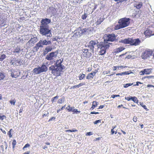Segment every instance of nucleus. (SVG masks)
Instances as JSON below:
<instances>
[{"instance_id":"f704fd0d","label":"nucleus","mask_w":154,"mask_h":154,"mask_svg":"<svg viewBox=\"0 0 154 154\" xmlns=\"http://www.w3.org/2000/svg\"><path fill=\"white\" fill-rule=\"evenodd\" d=\"M58 97L57 96H56L54 97H53L52 99H51V101L52 102V103H53L54 102H56V101L55 100V99H57L58 98Z\"/></svg>"},{"instance_id":"680f3d73","label":"nucleus","mask_w":154,"mask_h":154,"mask_svg":"<svg viewBox=\"0 0 154 154\" xmlns=\"http://www.w3.org/2000/svg\"><path fill=\"white\" fill-rule=\"evenodd\" d=\"M133 120L134 122H136L137 121L136 117H134L133 119Z\"/></svg>"},{"instance_id":"e2e57ef3","label":"nucleus","mask_w":154,"mask_h":154,"mask_svg":"<svg viewBox=\"0 0 154 154\" xmlns=\"http://www.w3.org/2000/svg\"><path fill=\"white\" fill-rule=\"evenodd\" d=\"M147 87H154V86L152 85H147Z\"/></svg>"},{"instance_id":"58836bf2","label":"nucleus","mask_w":154,"mask_h":154,"mask_svg":"<svg viewBox=\"0 0 154 154\" xmlns=\"http://www.w3.org/2000/svg\"><path fill=\"white\" fill-rule=\"evenodd\" d=\"M16 102V101L15 100H10V103L11 104H13V105H14L15 104V103Z\"/></svg>"},{"instance_id":"c756f323","label":"nucleus","mask_w":154,"mask_h":154,"mask_svg":"<svg viewBox=\"0 0 154 154\" xmlns=\"http://www.w3.org/2000/svg\"><path fill=\"white\" fill-rule=\"evenodd\" d=\"M133 83H128L124 85V87L127 88L128 87L132 85Z\"/></svg>"},{"instance_id":"338daca9","label":"nucleus","mask_w":154,"mask_h":154,"mask_svg":"<svg viewBox=\"0 0 154 154\" xmlns=\"http://www.w3.org/2000/svg\"><path fill=\"white\" fill-rule=\"evenodd\" d=\"M113 129H112L111 130V132L112 133V134H113L114 133V132H115V131H114Z\"/></svg>"},{"instance_id":"6e6552de","label":"nucleus","mask_w":154,"mask_h":154,"mask_svg":"<svg viewBox=\"0 0 154 154\" xmlns=\"http://www.w3.org/2000/svg\"><path fill=\"white\" fill-rule=\"evenodd\" d=\"M58 54V52L57 51L52 52L46 56L45 59L50 61L52 60H54L57 57Z\"/></svg>"},{"instance_id":"cd10ccee","label":"nucleus","mask_w":154,"mask_h":154,"mask_svg":"<svg viewBox=\"0 0 154 154\" xmlns=\"http://www.w3.org/2000/svg\"><path fill=\"white\" fill-rule=\"evenodd\" d=\"M5 77V75L3 73H0V81L3 79Z\"/></svg>"},{"instance_id":"7ed1b4c3","label":"nucleus","mask_w":154,"mask_h":154,"mask_svg":"<svg viewBox=\"0 0 154 154\" xmlns=\"http://www.w3.org/2000/svg\"><path fill=\"white\" fill-rule=\"evenodd\" d=\"M130 20L129 18H124L120 19L119 21V24L115 26V29L118 30L127 26L129 25L130 23Z\"/></svg>"},{"instance_id":"a19ab883","label":"nucleus","mask_w":154,"mask_h":154,"mask_svg":"<svg viewBox=\"0 0 154 154\" xmlns=\"http://www.w3.org/2000/svg\"><path fill=\"white\" fill-rule=\"evenodd\" d=\"M72 111L74 113H77L78 112L79 113H80V111H78L77 109H74V108H73V109L72 110Z\"/></svg>"},{"instance_id":"473e14b6","label":"nucleus","mask_w":154,"mask_h":154,"mask_svg":"<svg viewBox=\"0 0 154 154\" xmlns=\"http://www.w3.org/2000/svg\"><path fill=\"white\" fill-rule=\"evenodd\" d=\"M77 130L75 129V130H66V132H75L77 131Z\"/></svg>"},{"instance_id":"c9c22d12","label":"nucleus","mask_w":154,"mask_h":154,"mask_svg":"<svg viewBox=\"0 0 154 154\" xmlns=\"http://www.w3.org/2000/svg\"><path fill=\"white\" fill-rule=\"evenodd\" d=\"M6 118V116L4 115L2 116L0 115V120L3 121L4 119Z\"/></svg>"},{"instance_id":"4d7b16f0","label":"nucleus","mask_w":154,"mask_h":154,"mask_svg":"<svg viewBox=\"0 0 154 154\" xmlns=\"http://www.w3.org/2000/svg\"><path fill=\"white\" fill-rule=\"evenodd\" d=\"M99 112H91L90 113V114H99Z\"/></svg>"},{"instance_id":"b1692460","label":"nucleus","mask_w":154,"mask_h":154,"mask_svg":"<svg viewBox=\"0 0 154 154\" xmlns=\"http://www.w3.org/2000/svg\"><path fill=\"white\" fill-rule=\"evenodd\" d=\"M6 58V55L2 54L0 56V61H2Z\"/></svg>"},{"instance_id":"f257e3e1","label":"nucleus","mask_w":154,"mask_h":154,"mask_svg":"<svg viewBox=\"0 0 154 154\" xmlns=\"http://www.w3.org/2000/svg\"><path fill=\"white\" fill-rule=\"evenodd\" d=\"M63 61V58L57 60L55 64V66L52 65L49 68V70L51 71L52 73L56 76L60 75L61 72L64 68V66L61 64Z\"/></svg>"},{"instance_id":"0eeeda50","label":"nucleus","mask_w":154,"mask_h":154,"mask_svg":"<svg viewBox=\"0 0 154 154\" xmlns=\"http://www.w3.org/2000/svg\"><path fill=\"white\" fill-rule=\"evenodd\" d=\"M47 70V67L45 65L43 64L41 66H38L37 68H35L33 71L35 74H38L43 72H45Z\"/></svg>"},{"instance_id":"864d4df0","label":"nucleus","mask_w":154,"mask_h":154,"mask_svg":"<svg viewBox=\"0 0 154 154\" xmlns=\"http://www.w3.org/2000/svg\"><path fill=\"white\" fill-rule=\"evenodd\" d=\"M116 2L119 1V2H122L124 1H125L126 0H114Z\"/></svg>"},{"instance_id":"aec40b11","label":"nucleus","mask_w":154,"mask_h":154,"mask_svg":"<svg viewBox=\"0 0 154 154\" xmlns=\"http://www.w3.org/2000/svg\"><path fill=\"white\" fill-rule=\"evenodd\" d=\"M125 48L122 47H120L118 48H117L114 50V51L115 53H119L121 52L122 51L124 50Z\"/></svg>"},{"instance_id":"e433bc0d","label":"nucleus","mask_w":154,"mask_h":154,"mask_svg":"<svg viewBox=\"0 0 154 154\" xmlns=\"http://www.w3.org/2000/svg\"><path fill=\"white\" fill-rule=\"evenodd\" d=\"M87 17V14L85 13L83 15L82 17V19L83 20H85L86 19Z\"/></svg>"},{"instance_id":"f3484780","label":"nucleus","mask_w":154,"mask_h":154,"mask_svg":"<svg viewBox=\"0 0 154 154\" xmlns=\"http://www.w3.org/2000/svg\"><path fill=\"white\" fill-rule=\"evenodd\" d=\"M125 99L129 101L130 100H133L134 102L137 103L138 102V100H137V98L135 97H126Z\"/></svg>"},{"instance_id":"79ce46f5","label":"nucleus","mask_w":154,"mask_h":154,"mask_svg":"<svg viewBox=\"0 0 154 154\" xmlns=\"http://www.w3.org/2000/svg\"><path fill=\"white\" fill-rule=\"evenodd\" d=\"M30 146V145L28 143H27L25 145V146L23 147V149L24 150L25 148L29 147Z\"/></svg>"},{"instance_id":"0e129e2a","label":"nucleus","mask_w":154,"mask_h":154,"mask_svg":"<svg viewBox=\"0 0 154 154\" xmlns=\"http://www.w3.org/2000/svg\"><path fill=\"white\" fill-rule=\"evenodd\" d=\"M84 53H87L88 52V50L87 49L84 50V51H83Z\"/></svg>"},{"instance_id":"c85d7f7f","label":"nucleus","mask_w":154,"mask_h":154,"mask_svg":"<svg viewBox=\"0 0 154 154\" xmlns=\"http://www.w3.org/2000/svg\"><path fill=\"white\" fill-rule=\"evenodd\" d=\"M142 6V3L140 2L139 3L138 5H137L135 7L137 9H139Z\"/></svg>"},{"instance_id":"423d86ee","label":"nucleus","mask_w":154,"mask_h":154,"mask_svg":"<svg viewBox=\"0 0 154 154\" xmlns=\"http://www.w3.org/2000/svg\"><path fill=\"white\" fill-rule=\"evenodd\" d=\"M48 40L47 39L43 40H40L39 42L36 44L34 47V48L35 49L36 51H37L40 48H42L43 45H47L51 44V42Z\"/></svg>"},{"instance_id":"1a4fd4ad","label":"nucleus","mask_w":154,"mask_h":154,"mask_svg":"<svg viewBox=\"0 0 154 154\" xmlns=\"http://www.w3.org/2000/svg\"><path fill=\"white\" fill-rule=\"evenodd\" d=\"M51 22L50 19L48 18L43 19L41 22V25L40 27L49 28L48 24L51 23Z\"/></svg>"},{"instance_id":"052dcab7","label":"nucleus","mask_w":154,"mask_h":154,"mask_svg":"<svg viewBox=\"0 0 154 154\" xmlns=\"http://www.w3.org/2000/svg\"><path fill=\"white\" fill-rule=\"evenodd\" d=\"M104 106L103 105H100V106H99L98 109H102L103 107Z\"/></svg>"},{"instance_id":"bb28decb","label":"nucleus","mask_w":154,"mask_h":154,"mask_svg":"<svg viewBox=\"0 0 154 154\" xmlns=\"http://www.w3.org/2000/svg\"><path fill=\"white\" fill-rule=\"evenodd\" d=\"M74 107H71L69 105L66 108V109H67L69 111H72Z\"/></svg>"},{"instance_id":"de8ad7c7","label":"nucleus","mask_w":154,"mask_h":154,"mask_svg":"<svg viewBox=\"0 0 154 154\" xmlns=\"http://www.w3.org/2000/svg\"><path fill=\"white\" fill-rule=\"evenodd\" d=\"M81 30L82 32V33L83 34L86 32L87 29L86 28H85L83 29H81Z\"/></svg>"},{"instance_id":"bf43d9fd","label":"nucleus","mask_w":154,"mask_h":154,"mask_svg":"<svg viewBox=\"0 0 154 154\" xmlns=\"http://www.w3.org/2000/svg\"><path fill=\"white\" fill-rule=\"evenodd\" d=\"M0 130L4 134H6V132L5 130H3L2 128H0Z\"/></svg>"},{"instance_id":"39448f33","label":"nucleus","mask_w":154,"mask_h":154,"mask_svg":"<svg viewBox=\"0 0 154 154\" xmlns=\"http://www.w3.org/2000/svg\"><path fill=\"white\" fill-rule=\"evenodd\" d=\"M39 32L42 36H45L48 39L52 36L51 30L49 28L40 27Z\"/></svg>"},{"instance_id":"6ab92c4d","label":"nucleus","mask_w":154,"mask_h":154,"mask_svg":"<svg viewBox=\"0 0 154 154\" xmlns=\"http://www.w3.org/2000/svg\"><path fill=\"white\" fill-rule=\"evenodd\" d=\"M96 73V72H93L88 74L87 76V79H89L91 78H93L94 76L95 75Z\"/></svg>"},{"instance_id":"49530a36","label":"nucleus","mask_w":154,"mask_h":154,"mask_svg":"<svg viewBox=\"0 0 154 154\" xmlns=\"http://www.w3.org/2000/svg\"><path fill=\"white\" fill-rule=\"evenodd\" d=\"M46 112V113L45 114H44V115H43V117H44L45 116H48V114H49L48 112Z\"/></svg>"},{"instance_id":"a18cd8bd","label":"nucleus","mask_w":154,"mask_h":154,"mask_svg":"<svg viewBox=\"0 0 154 154\" xmlns=\"http://www.w3.org/2000/svg\"><path fill=\"white\" fill-rule=\"evenodd\" d=\"M12 130V129H11L10 130V131H8V134L9 135V137H11L12 136V135L11 134V131Z\"/></svg>"},{"instance_id":"f03ea898","label":"nucleus","mask_w":154,"mask_h":154,"mask_svg":"<svg viewBox=\"0 0 154 154\" xmlns=\"http://www.w3.org/2000/svg\"><path fill=\"white\" fill-rule=\"evenodd\" d=\"M111 43H109L104 40L103 42H101L98 45V48H100V51H99L100 54L103 55L104 54L106 50H108L110 46Z\"/></svg>"},{"instance_id":"37998d69","label":"nucleus","mask_w":154,"mask_h":154,"mask_svg":"<svg viewBox=\"0 0 154 154\" xmlns=\"http://www.w3.org/2000/svg\"><path fill=\"white\" fill-rule=\"evenodd\" d=\"M140 74L141 75H144V74H145V72H144V70L143 69V70H142L140 72Z\"/></svg>"},{"instance_id":"5701e85b","label":"nucleus","mask_w":154,"mask_h":154,"mask_svg":"<svg viewBox=\"0 0 154 154\" xmlns=\"http://www.w3.org/2000/svg\"><path fill=\"white\" fill-rule=\"evenodd\" d=\"M81 30V29L80 28L79 29H78V32H77L76 33H75L78 36H80L81 35H82L83 34Z\"/></svg>"},{"instance_id":"20e7f679","label":"nucleus","mask_w":154,"mask_h":154,"mask_svg":"<svg viewBox=\"0 0 154 154\" xmlns=\"http://www.w3.org/2000/svg\"><path fill=\"white\" fill-rule=\"evenodd\" d=\"M121 42L124 44H129L131 45L137 46L141 43L139 38L133 39V38H128L121 40Z\"/></svg>"},{"instance_id":"9d476101","label":"nucleus","mask_w":154,"mask_h":154,"mask_svg":"<svg viewBox=\"0 0 154 154\" xmlns=\"http://www.w3.org/2000/svg\"><path fill=\"white\" fill-rule=\"evenodd\" d=\"M98 42L97 40H92L88 44V46L91 49V50L93 52L94 48L97 46L98 47Z\"/></svg>"},{"instance_id":"a878e982","label":"nucleus","mask_w":154,"mask_h":154,"mask_svg":"<svg viewBox=\"0 0 154 154\" xmlns=\"http://www.w3.org/2000/svg\"><path fill=\"white\" fill-rule=\"evenodd\" d=\"M85 75L84 74H80L79 75V79L80 80H81L84 79L85 77Z\"/></svg>"},{"instance_id":"a211bd4d","label":"nucleus","mask_w":154,"mask_h":154,"mask_svg":"<svg viewBox=\"0 0 154 154\" xmlns=\"http://www.w3.org/2000/svg\"><path fill=\"white\" fill-rule=\"evenodd\" d=\"M52 50V47L51 46H47L43 51L44 55L47 54L48 52L51 51Z\"/></svg>"},{"instance_id":"c03bdc74","label":"nucleus","mask_w":154,"mask_h":154,"mask_svg":"<svg viewBox=\"0 0 154 154\" xmlns=\"http://www.w3.org/2000/svg\"><path fill=\"white\" fill-rule=\"evenodd\" d=\"M101 120H96L94 122V124L95 125L97 124V123H98L99 122H101Z\"/></svg>"},{"instance_id":"72a5a7b5","label":"nucleus","mask_w":154,"mask_h":154,"mask_svg":"<svg viewBox=\"0 0 154 154\" xmlns=\"http://www.w3.org/2000/svg\"><path fill=\"white\" fill-rule=\"evenodd\" d=\"M16 140L14 139L12 143L13 148H14L15 147V146L16 145Z\"/></svg>"},{"instance_id":"774afa93","label":"nucleus","mask_w":154,"mask_h":154,"mask_svg":"<svg viewBox=\"0 0 154 154\" xmlns=\"http://www.w3.org/2000/svg\"><path fill=\"white\" fill-rule=\"evenodd\" d=\"M29 151H27L26 152H25V153H23V154H29Z\"/></svg>"},{"instance_id":"3c124183","label":"nucleus","mask_w":154,"mask_h":154,"mask_svg":"<svg viewBox=\"0 0 154 154\" xmlns=\"http://www.w3.org/2000/svg\"><path fill=\"white\" fill-rule=\"evenodd\" d=\"M126 67V66H117V69H119L120 68L122 69L123 68H125Z\"/></svg>"},{"instance_id":"9b49d317","label":"nucleus","mask_w":154,"mask_h":154,"mask_svg":"<svg viewBox=\"0 0 154 154\" xmlns=\"http://www.w3.org/2000/svg\"><path fill=\"white\" fill-rule=\"evenodd\" d=\"M152 54V51L151 50H146L142 53L141 57L142 59H145L151 56Z\"/></svg>"},{"instance_id":"7c9ffc66","label":"nucleus","mask_w":154,"mask_h":154,"mask_svg":"<svg viewBox=\"0 0 154 154\" xmlns=\"http://www.w3.org/2000/svg\"><path fill=\"white\" fill-rule=\"evenodd\" d=\"M85 85V83L83 82V83H81L80 84H79V85H76V88H79L80 87Z\"/></svg>"},{"instance_id":"09e8293b","label":"nucleus","mask_w":154,"mask_h":154,"mask_svg":"<svg viewBox=\"0 0 154 154\" xmlns=\"http://www.w3.org/2000/svg\"><path fill=\"white\" fill-rule=\"evenodd\" d=\"M93 134V133L92 132H87L86 134V135L90 136Z\"/></svg>"},{"instance_id":"ea45409f","label":"nucleus","mask_w":154,"mask_h":154,"mask_svg":"<svg viewBox=\"0 0 154 154\" xmlns=\"http://www.w3.org/2000/svg\"><path fill=\"white\" fill-rule=\"evenodd\" d=\"M65 106L66 105H65L64 106H63L61 109H59L57 110V113H58L60 111L63 110V109L65 108Z\"/></svg>"},{"instance_id":"2eb2a0df","label":"nucleus","mask_w":154,"mask_h":154,"mask_svg":"<svg viewBox=\"0 0 154 154\" xmlns=\"http://www.w3.org/2000/svg\"><path fill=\"white\" fill-rule=\"evenodd\" d=\"M38 39L37 37H34L33 38H32L27 43V44L30 45H33L36 42Z\"/></svg>"},{"instance_id":"393cba45","label":"nucleus","mask_w":154,"mask_h":154,"mask_svg":"<svg viewBox=\"0 0 154 154\" xmlns=\"http://www.w3.org/2000/svg\"><path fill=\"white\" fill-rule=\"evenodd\" d=\"M103 18L102 19H99L98 20H97V21L96 22V24L97 25H99L100 24L101 22H102L103 21Z\"/></svg>"},{"instance_id":"5fc2aeb1","label":"nucleus","mask_w":154,"mask_h":154,"mask_svg":"<svg viewBox=\"0 0 154 154\" xmlns=\"http://www.w3.org/2000/svg\"><path fill=\"white\" fill-rule=\"evenodd\" d=\"M55 119V117H52L51 119H50L49 120V121L52 120H54Z\"/></svg>"},{"instance_id":"4be33fe9","label":"nucleus","mask_w":154,"mask_h":154,"mask_svg":"<svg viewBox=\"0 0 154 154\" xmlns=\"http://www.w3.org/2000/svg\"><path fill=\"white\" fill-rule=\"evenodd\" d=\"M144 72L146 74H149L151 73L152 69V68L149 69H144Z\"/></svg>"},{"instance_id":"8fccbe9b","label":"nucleus","mask_w":154,"mask_h":154,"mask_svg":"<svg viewBox=\"0 0 154 154\" xmlns=\"http://www.w3.org/2000/svg\"><path fill=\"white\" fill-rule=\"evenodd\" d=\"M119 96H120L119 95H113V94L112 95V97L113 98H115V97H119Z\"/></svg>"},{"instance_id":"69168bd1","label":"nucleus","mask_w":154,"mask_h":154,"mask_svg":"<svg viewBox=\"0 0 154 154\" xmlns=\"http://www.w3.org/2000/svg\"><path fill=\"white\" fill-rule=\"evenodd\" d=\"M23 110V108H20V110H19V113H20L22 112Z\"/></svg>"},{"instance_id":"412c9836","label":"nucleus","mask_w":154,"mask_h":154,"mask_svg":"<svg viewBox=\"0 0 154 154\" xmlns=\"http://www.w3.org/2000/svg\"><path fill=\"white\" fill-rule=\"evenodd\" d=\"M97 102L96 101H93L92 102V107L90 108L91 110H93L95 107L97 106Z\"/></svg>"},{"instance_id":"2f4dec72","label":"nucleus","mask_w":154,"mask_h":154,"mask_svg":"<svg viewBox=\"0 0 154 154\" xmlns=\"http://www.w3.org/2000/svg\"><path fill=\"white\" fill-rule=\"evenodd\" d=\"M20 50V49L19 48L17 47L15 48V49L14 52V53H19Z\"/></svg>"},{"instance_id":"f8f14e48","label":"nucleus","mask_w":154,"mask_h":154,"mask_svg":"<svg viewBox=\"0 0 154 154\" xmlns=\"http://www.w3.org/2000/svg\"><path fill=\"white\" fill-rule=\"evenodd\" d=\"M104 40L108 42V41L113 42L116 39V36L114 34H109L106 36H105L104 37Z\"/></svg>"},{"instance_id":"ddd939ff","label":"nucleus","mask_w":154,"mask_h":154,"mask_svg":"<svg viewBox=\"0 0 154 154\" xmlns=\"http://www.w3.org/2000/svg\"><path fill=\"white\" fill-rule=\"evenodd\" d=\"M11 76L13 78H16L20 75V72L18 69L11 70Z\"/></svg>"},{"instance_id":"dca6fc26","label":"nucleus","mask_w":154,"mask_h":154,"mask_svg":"<svg viewBox=\"0 0 154 154\" xmlns=\"http://www.w3.org/2000/svg\"><path fill=\"white\" fill-rule=\"evenodd\" d=\"M144 34L147 37H149L152 35H153V34L152 33V31L149 29H147L144 32Z\"/></svg>"},{"instance_id":"6e6d98bb","label":"nucleus","mask_w":154,"mask_h":154,"mask_svg":"<svg viewBox=\"0 0 154 154\" xmlns=\"http://www.w3.org/2000/svg\"><path fill=\"white\" fill-rule=\"evenodd\" d=\"M139 84H142V83H141V82H136V84H135V85H134V86H138L139 85Z\"/></svg>"},{"instance_id":"603ef678","label":"nucleus","mask_w":154,"mask_h":154,"mask_svg":"<svg viewBox=\"0 0 154 154\" xmlns=\"http://www.w3.org/2000/svg\"><path fill=\"white\" fill-rule=\"evenodd\" d=\"M63 102V99H60L58 101V103H61Z\"/></svg>"},{"instance_id":"4468645a","label":"nucleus","mask_w":154,"mask_h":154,"mask_svg":"<svg viewBox=\"0 0 154 154\" xmlns=\"http://www.w3.org/2000/svg\"><path fill=\"white\" fill-rule=\"evenodd\" d=\"M48 11L49 13L53 15L57 13L56 9L53 6L50 7L48 9Z\"/></svg>"},{"instance_id":"13d9d810","label":"nucleus","mask_w":154,"mask_h":154,"mask_svg":"<svg viewBox=\"0 0 154 154\" xmlns=\"http://www.w3.org/2000/svg\"><path fill=\"white\" fill-rule=\"evenodd\" d=\"M117 66H114L113 67V71H115V70H117Z\"/></svg>"},{"instance_id":"4c0bfd02","label":"nucleus","mask_w":154,"mask_h":154,"mask_svg":"<svg viewBox=\"0 0 154 154\" xmlns=\"http://www.w3.org/2000/svg\"><path fill=\"white\" fill-rule=\"evenodd\" d=\"M121 75H129V73L128 72H122V73H121Z\"/></svg>"}]
</instances>
